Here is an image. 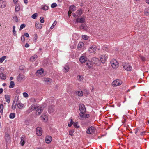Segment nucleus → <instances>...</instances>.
Masks as SVG:
<instances>
[{
    "instance_id": "1",
    "label": "nucleus",
    "mask_w": 149,
    "mask_h": 149,
    "mask_svg": "<svg viewBox=\"0 0 149 149\" xmlns=\"http://www.w3.org/2000/svg\"><path fill=\"white\" fill-rule=\"evenodd\" d=\"M124 68L127 71H131L132 70V68L131 65L128 63H124L122 65Z\"/></svg>"
},
{
    "instance_id": "2",
    "label": "nucleus",
    "mask_w": 149,
    "mask_h": 149,
    "mask_svg": "<svg viewBox=\"0 0 149 149\" xmlns=\"http://www.w3.org/2000/svg\"><path fill=\"white\" fill-rule=\"evenodd\" d=\"M110 63L112 67L114 68H117L119 66V64L116 59L111 60L110 61Z\"/></svg>"
},
{
    "instance_id": "3",
    "label": "nucleus",
    "mask_w": 149,
    "mask_h": 149,
    "mask_svg": "<svg viewBox=\"0 0 149 149\" xmlns=\"http://www.w3.org/2000/svg\"><path fill=\"white\" fill-rule=\"evenodd\" d=\"M92 63L95 64L97 66H99L101 64V62L100 60L96 57L93 58L91 60Z\"/></svg>"
},
{
    "instance_id": "4",
    "label": "nucleus",
    "mask_w": 149,
    "mask_h": 149,
    "mask_svg": "<svg viewBox=\"0 0 149 149\" xmlns=\"http://www.w3.org/2000/svg\"><path fill=\"white\" fill-rule=\"evenodd\" d=\"M122 83L121 80L119 79H117L113 81L112 83V85L113 86H117L120 85L122 84Z\"/></svg>"
},
{
    "instance_id": "5",
    "label": "nucleus",
    "mask_w": 149,
    "mask_h": 149,
    "mask_svg": "<svg viewBox=\"0 0 149 149\" xmlns=\"http://www.w3.org/2000/svg\"><path fill=\"white\" fill-rule=\"evenodd\" d=\"M95 129L93 126L89 127L87 130L86 132L88 134H91L93 133L95 131Z\"/></svg>"
},
{
    "instance_id": "6",
    "label": "nucleus",
    "mask_w": 149,
    "mask_h": 149,
    "mask_svg": "<svg viewBox=\"0 0 149 149\" xmlns=\"http://www.w3.org/2000/svg\"><path fill=\"white\" fill-rule=\"evenodd\" d=\"M25 76L22 74H19L17 76V80L19 82H21L25 79Z\"/></svg>"
},
{
    "instance_id": "7",
    "label": "nucleus",
    "mask_w": 149,
    "mask_h": 149,
    "mask_svg": "<svg viewBox=\"0 0 149 149\" xmlns=\"http://www.w3.org/2000/svg\"><path fill=\"white\" fill-rule=\"evenodd\" d=\"M108 58V56L107 54H103L101 56L100 60L101 62L102 63H104Z\"/></svg>"
},
{
    "instance_id": "8",
    "label": "nucleus",
    "mask_w": 149,
    "mask_h": 149,
    "mask_svg": "<svg viewBox=\"0 0 149 149\" xmlns=\"http://www.w3.org/2000/svg\"><path fill=\"white\" fill-rule=\"evenodd\" d=\"M79 109L81 113H85L86 111V109L83 104H79Z\"/></svg>"
},
{
    "instance_id": "9",
    "label": "nucleus",
    "mask_w": 149,
    "mask_h": 149,
    "mask_svg": "<svg viewBox=\"0 0 149 149\" xmlns=\"http://www.w3.org/2000/svg\"><path fill=\"white\" fill-rule=\"evenodd\" d=\"M96 46L93 45L90 47L88 49V51L90 53H93L96 51Z\"/></svg>"
},
{
    "instance_id": "10",
    "label": "nucleus",
    "mask_w": 149,
    "mask_h": 149,
    "mask_svg": "<svg viewBox=\"0 0 149 149\" xmlns=\"http://www.w3.org/2000/svg\"><path fill=\"white\" fill-rule=\"evenodd\" d=\"M42 110V107L38 106L36 109V115L38 116L40 115L41 113Z\"/></svg>"
},
{
    "instance_id": "11",
    "label": "nucleus",
    "mask_w": 149,
    "mask_h": 149,
    "mask_svg": "<svg viewBox=\"0 0 149 149\" xmlns=\"http://www.w3.org/2000/svg\"><path fill=\"white\" fill-rule=\"evenodd\" d=\"M5 139L6 141V144H8L10 142L11 140L10 136L8 133H5Z\"/></svg>"
},
{
    "instance_id": "12",
    "label": "nucleus",
    "mask_w": 149,
    "mask_h": 149,
    "mask_svg": "<svg viewBox=\"0 0 149 149\" xmlns=\"http://www.w3.org/2000/svg\"><path fill=\"white\" fill-rule=\"evenodd\" d=\"M20 139V144L22 146H23L25 143V141L26 140V137L25 136L23 135L21 137Z\"/></svg>"
},
{
    "instance_id": "13",
    "label": "nucleus",
    "mask_w": 149,
    "mask_h": 149,
    "mask_svg": "<svg viewBox=\"0 0 149 149\" xmlns=\"http://www.w3.org/2000/svg\"><path fill=\"white\" fill-rule=\"evenodd\" d=\"M36 132L37 135L38 136H40L42 135V132L41 128L40 127H38L36 129Z\"/></svg>"
},
{
    "instance_id": "14",
    "label": "nucleus",
    "mask_w": 149,
    "mask_h": 149,
    "mask_svg": "<svg viewBox=\"0 0 149 149\" xmlns=\"http://www.w3.org/2000/svg\"><path fill=\"white\" fill-rule=\"evenodd\" d=\"M76 22L77 23H84L85 22V17L77 18L76 19Z\"/></svg>"
},
{
    "instance_id": "15",
    "label": "nucleus",
    "mask_w": 149,
    "mask_h": 149,
    "mask_svg": "<svg viewBox=\"0 0 149 149\" xmlns=\"http://www.w3.org/2000/svg\"><path fill=\"white\" fill-rule=\"evenodd\" d=\"M54 111V105L52 104L49 107L48 109V111L50 113H53Z\"/></svg>"
},
{
    "instance_id": "16",
    "label": "nucleus",
    "mask_w": 149,
    "mask_h": 149,
    "mask_svg": "<svg viewBox=\"0 0 149 149\" xmlns=\"http://www.w3.org/2000/svg\"><path fill=\"white\" fill-rule=\"evenodd\" d=\"M85 113H80L79 114V115L82 119L85 118H88L89 117V115L88 114H85Z\"/></svg>"
},
{
    "instance_id": "17",
    "label": "nucleus",
    "mask_w": 149,
    "mask_h": 149,
    "mask_svg": "<svg viewBox=\"0 0 149 149\" xmlns=\"http://www.w3.org/2000/svg\"><path fill=\"white\" fill-rule=\"evenodd\" d=\"M87 58L86 57L84 56H81L79 59V61L82 63H83L85 62L87 60Z\"/></svg>"
},
{
    "instance_id": "18",
    "label": "nucleus",
    "mask_w": 149,
    "mask_h": 149,
    "mask_svg": "<svg viewBox=\"0 0 149 149\" xmlns=\"http://www.w3.org/2000/svg\"><path fill=\"white\" fill-rule=\"evenodd\" d=\"M52 141V137L49 136H47L46 138L45 141L46 142L47 144L49 143Z\"/></svg>"
},
{
    "instance_id": "19",
    "label": "nucleus",
    "mask_w": 149,
    "mask_h": 149,
    "mask_svg": "<svg viewBox=\"0 0 149 149\" xmlns=\"http://www.w3.org/2000/svg\"><path fill=\"white\" fill-rule=\"evenodd\" d=\"M35 26L36 28L39 29H41L42 27V24L39 22H36Z\"/></svg>"
},
{
    "instance_id": "20",
    "label": "nucleus",
    "mask_w": 149,
    "mask_h": 149,
    "mask_svg": "<svg viewBox=\"0 0 149 149\" xmlns=\"http://www.w3.org/2000/svg\"><path fill=\"white\" fill-rule=\"evenodd\" d=\"M5 98L6 101L8 103H9L10 100V95H5Z\"/></svg>"
},
{
    "instance_id": "21",
    "label": "nucleus",
    "mask_w": 149,
    "mask_h": 149,
    "mask_svg": "<svg viewBox=\"0 0 149 149\" xmlns=\"http://www.w3.org/2000/svg\"><path fill=\"white\" fill-rule=\"evenodd\" d=\"M43 69L42 68L38 70L36 73V75L37 76H39V75L42 74L43 73Z\"/></svg>"
},
{
    "instance_id": "22",
    "label": "nucleus",
    "mask_w": 149,
    "mask_h": 149,
    "mask_svg": "<svg viewBox=\"0 0 149 149\" xmlns=\"http://www.w3.org/2000/svg\"><path fill=\"white\" fill-rule=\"evenodd\" d=\"M75 94L76 95L79 96H82L83 95V93L81 90H79L75 92Z\"/></svg>"
},
{
    "instance_id": "23",
    "label": "nucleus",
    "mask_w": 149,
    "mask_h": 149,
    "mask_svg": "<svg viewBox=\"0 0 149 149\" xmlns=\"http://www.w3.org/2000/svg\"><path fill=\"white\" fill-rule=\"evenodd\" d=\"M38 106L36 104H33L31 105L30 107V108L31 109V110L33 111L36 109Z\"/></svg>"
},
{
    "instance_id": "24",
    "label": "nucleus",
    "mask_w": 149,
    "mask_h": 149,
    "mask_svg": "<svg viewBox=\"0 0 149 149\" xmlns=\"http://www.w3.org/2000/svg\"><path fill=\"white\" fill-rule=\"evenodd\" d=\"M44 81L48 84L52 82V80L49 78H44Z\"/></svg>"
},
{
    "instance_id": "25",
    "label": "nucleus",
    "mask_w": 149,
    "mask_h": 149,
    "mask_svg": "<svg viewBox=\"0 0 149 149\" xmlns=\"http://www.w3.org/2000/svg\"><path fill=\"white\" fill-rule=\"evenodd\" d=\"M6 5V1H2L1 0V7L4 8Z\"/></svg>"
},
{
    "instance_id": "26",
    "label": "nucleus",
    "mask_w": 149,
    "mask_h": 149,
    "mask_svg": "<svg viewBox=\"0 0 149 149\" xmlns=\"http://www.w3.org/2000/svg\"><path fill=\"white\" fill-rule=\"evenodd\" d=\"M69 66L67 65H65L64 67V68L63 70V72H67L69 70Z\"/></svg>"
},
{
    "instance_id": "27",
    "label": "nucleus",
    "mask_w": 149,
    "mask_h": 149,
    "mask_svg": "<svg viewBox=\"0 0 149 149\" xmlns=\"http://www.w3.org/2000/svg\"><path fill=\"white\" fill-rule=\"evenodd\" d=\"M83 13L82 10L81 9H80L77 11V16L78 17L80 16Z\"/></svg>"
},
{
    "instance_id": "28",
    "label": "nucleus",
    "mask_w": 149,
    "mask_h": 149,
    "mask_svg": "<svg viewBox=\"0 0 149 149\" xmlns=\"http://www.w3.org/2000/svg\"><path fill=\"white\" fill-rule=\"evenodd\" d=\"M17 100L16 101L15 100L13 101L12 106V108L13 109H15L16 108V105L17 104Z\"/></svg>"
},
{
    "instance_id": "29",
    "label": "nucleus",
    "mask_w": 149,
    "mask_h": 149,
    "mask_svg": "<svg viewBox=\"0 0 149 149\" xmlns=\"http://www.w3.org/2000/svg\"><path fill=\"white\" fill-rule=\"evenodd\" d=\"M84 45V44L82 42H80L78 45L77 48L78 49H80L82 48Z\"/></svg>"
},
{
    "instance_id": "30",
    "label": "nucleus",
    "mask_w": 149,
    "mask_h": 149,
    "mask_svg": "<svg viewBox=\"0 0 149 149\" xmlns=\"http://www.w3.org/2000/svg\"><path fill=\"white\" fill-rule=\"evenodd\" d=\"M38 58V56L37 55H35L31 57L30 58V60L31 61H33L36 60Z\"/></svg>"
},
{
    "instance_id": "31",
    "label": "nucleus",
    "mask_w": 149,
    "mask_h": 149,
    "mask_svg": "<svg viewBox=\"0 0 149 149\" xmlns=\"http://www.w3.org/2000/svg\"><path fill=\"white\" fill-rule=\"evenodd\" d=\"M80 27V29H83L85 30H87V27L85 24H82Z\"/></svg>"
},
{
    "instance_id": "32",
    "label": "nucleus",
    "mask_w": 149,
    "mask_h": 149,
    "mask_svg": "<svg viewBox=\"0 0 149 149\" xmlns=\"http://www.w3.org/2000/svg\"><path fill=\"white\" fill-rule=\"evenodd\" d=\"M24 104H23L21 103H18L17 104V107L19 109H22L24 107Z\"/></svg>"
},
{
    "instance_id": "33",
    "label": "nucleus",
    "mask_w": 149,
    "mask_h": 149,
    "mask_svg": "<svg viewBox=\"0 0 149 149\" xmlns=\"http://www.w3.org/2000/svg\"><path fill=\"white\" fill-rule=\"evenodd\" d=\"M20 8V7L19 4H17L16 5L15 8V11L18 12L19 11Z\"/></svg>"
},
{
    "instance_id": "34",
    "label": "nucleus",
    "mask_w": 149,
    "mask_h": 149,
    "mask_svg": "<svg viewBox=\"0 0 149 149\" xmlns=\"http://www.w3.org/2000/svg\"><path fill=\"white\" fill-rule=\"evenodd\" d=\"M144 14L146 16H148L149 14V9L148 8H146L144 10Z\"/></svg>"
},
{
    "instance_id": "35",
    "label": "nucleus",
    "mask_w": 149,
    "mask_h": 149,
    "mask_svg": "<svg viewBox=\"0 0 149 149\" xmlns=\"http://www.w3.org/2000/svg\"><path fill=\"white\" fill-rule=\"evenodd\" d=\"M15 86V83L13 81H11L10 82V85L9 86L10 88H12L14 87Z\"/></svg>"
},
{
    "instance_id": "36",
    "label": "nucleus",
    "mask_w": 149,
    "mask_h": 149,
    "mask_svg": "<svg viewBox=\"0 0 149 149\" xmlns=\"http://www.w3.org/2000/svg\"><path fill=\"white\" fill-rule=\"evenodd\" d=\"M70 10L74 11L76 10V7L74 5L71 6L70 7Z\"/></svg>"
},
{
    "instance_id": "37",
    "label": "nucleus",
    "mask_w": 149,
    "mask_h": 149,
    "mask_svg": "<svg viewBox=\"0 0 149 149\" xmlns=\"http://www.w3.org/2000/svg\"><path fill=\"white\" fill-rule=\"evenodd\" d=\"M1 79L3 80L5 79H6V76L5 74L3 73H1Z\"/></svg>"
},
{
    "instance_id": "38",
    "label": "nucleus",
    "mask_w": 149,
    "mask_h": 149,
    "mask_svg": "<svg viewBox=\"0 0 149 149\" xmlns=\"http://www.w3.org/2000/svg\"><path fill=\"white\" fill-rule=\"evenodd\" d=\"M77 80L79 81H81L83 79V77L80 75H78L77 77Z\"/></svg>"
},
{
    "instance_id": "39",
    "label": "nucleus",
    "mask_w": 149,
    "mask_h": 149,
    "mask_svg": "<svg viewBox=\"0 0 149 149\" xmlns=\"http://www.w3.org/2000/svg\"><path fill=\"white\" fill-rule=\"evenodd\" d=\"M41 119L44 121L46 122L47 120V117L45 115L41 116Z\"/></svg>"
},
{
    "instance_id": "40",
    "label": "nucleus",
    "mask_w": 149,
    "mask_h": 149,
    "mask_svg": "<svg viewBox=\"0 0 149 149\" xmlns=\"http://www.w3.org/2000/svg\"><path fill=\"white\" fill-rule=\"evenodd\" d=\"M15 26H13V33L14 36H16V32L15 30Z\"/></svg>"
},
{
    "instance_id": "41",
    "label": "nucleus",
    "mask_w": 149,
    "mask_h": 149,
    "mask_svg": "<svg viewBox=\"0 0 149 149\" xmlns=\"http://www.w3.org/2000/svg\"><path fill=\"white\" fill-rule=\"evenodd\" d=\"M82 37L83 39L85 40H87L89 38L88 36L86 35H82Z\"/></svg>"
},
{
    "instance_id": "42",
    "label": "nucleus",
    "mask_w": 149,
    "mask_h": 149,
    "mask_svg": "<svg viewBox=\"0 0 149 149\" xmlns=\"http://www.w3.org/2000/svg\"><path fill=\"white\" fill-rule=\"evenodd\" d=\"M15 117V114L14 113H11L10 114L9 117L11 119H13Z\"/></svg>"
},
{
    "instance_id": "43",
    "label": "nucleus",
    "mask_w": 149,
    "mask_h": 149,
    "mask_svg": "<svg viewBox=\"0 0 149 149\" xmlns=\"http://www.w3.org/2000/svg\"><path fill=\"white\" fill-rule=\"evenodd\" d=\"M4 108L3 105L2 104H1V115H2L3 114V110Z\"/></svg>"
},
{
    "instance_id": "44",
    "label": "nucleus",
    "mask_w": 149,
    "mask_h": 149,
    "mask_svg": "<svg viewBox=\"0 0 149 149\" xmlns=\"http://www.w3.org/2000/svg\"><path fill=\"white\" fill-rule=\"evenodd\" d=\"M38 15V14L37 13H36L33 14L32 15L31 17L33 19H35L36 18V17H37Z\"/></svg>"
},
{
    "instance_id": "45",
    "label": "nucleus",
    "mask_w": 149,
    "mask_h": 149,
    "mask_svg": "<svg viewBox=\"0 0 149 149\" xmlns=\"http://www.w3.org/2000/svg\"><path fill=\"white\" fill-rule=\"evenodd\" d=\"M57 22L56 21H55L53 23L52 26L50 27V29H52L55 26Z\"/></svg>"
},
{
    "instance_id": "46",
    "label": "nucleus",
    "mask_w": 149,
    "mask_h": 149,
    "mask_svg": "<svg viewBox=\"0 0 149 149\" xmlns=\"http://www.w3.org/2000/svg\"><path fill=\"white\" fill-rule=\"evenodd\" d=\"M30 102L33 103H34L36 102V99L33 97L31 98L30 99Z\"/></svg>"
},
{
    "instance_id": "47",
    "label": "nucleus",
    "mask_w": 149,
    "mask_h": 149,
    "mask_svg": "<svg viewBox=\"0 0 149 149\" xmlns=\"http://www.w3.org/2000/svg\"><path fill=\"white\" fill-rule=\"evenodd\" d=\"M6 58V56H4L1 58V63H2L5 59Z\"/></svg>"
},
{
    "instance_id": "48",
    "label": "nucleus",
    "mask_w": 149,
    "mask_h": 149,
    "mask_svg": "<svg viewBox=\"0 0 149 149\" xmlns=\"http://www.w3.org/2000/svg\"><path fill=\"white\" fill-rule=\"evenodd\" d=\"M57 6V5L55 3H52L51 5V7L52 8H54L56 7Z\"/></svg>"
},
{
    "instance_id": "49",
    "label": "nucleus",
    "mask_w": 149,
    "mask_h": 149,
    "mask_svg": "<svg viewBox=\"0 0 149 149\" xmlns=\"http://www.w3.org/2000/svg\"><path fill=\"white\" fill-rule=\"evenodd\" d=\"M23 96L25 98H27L28 96V94L26 92H24L23 93Z\"/></svg>"
},
{
    "instance_id": "50",
    "label": "nucleus",
    "mask_w": 149,
    "mask_h": 149,
    "mask_svg": "<svg viewBox=\"0 0 149 149\" xmlns=\"http://www.w3.org/2000/svg\"><path fill=\"white\" fill-rule=\"evenodd\" d=\"M13 18L16 22H18V19L17 16H15L13 17Z\"/></svg>"
},
{
    "instance_id": "51",
    "label": "nucleus",
    "mask_w": 149,
    "mask_h": 149,
    "mask_svg": "<svg viewBox=\"0 0 149 149\" xmlns=\"http://www.w3.org/2000/svg\"><path fill=\"white\" fill-rule=\"evenodd\" d=\"M34 41L36 42L38 38V36L37 34H35L34 35Z\"/></svg>"
},
{
    "instance_id": "52",
    "label": "nucleus",
    "mask_w": 149,
    "mask_h": 149,
    "mask_svg": "<svg viewBox=\"0 0 149 149\" xmlns=\"http://www.w3.org/2000/svg\"><path fill=\"white\" fill-rule=\"evenodd\" d=\"M33 111L31 110V108H30V107L27 109V111H26V113L28 114H29L30 112H31Z\"/></svg>"
},
{
    "instance_id": "53",
    "label": "nucleus",
    "mask_w": 149,
    "mask_h": 149,
    "mask_svg": "<svg viewBox=\"0 0 149 149\" xmlns=\"http://www.w3.org/2000/svg\"><path fill=\"white\" fill-rule=\"evenodd\" d=\"M42 9L45 10H46L48 9V7L47 6H45L42 7Z\"/></svg>"
},
{
    "instance_id": "54",
    "label": "nucleus",
    "mask_w": 149,
    "mask_h": 149,
    "mask_svg": "<svg viewBox=\"0 0 149 149\" xmlns=\"http://www.w3.org/2000/svg\"><path fill=\"white\" fill-rule=\"evenodd\" d=\"M25 27V25L24 24H21L20 26V30L22 29Z\"/></svg>"
},
{
    "instance_id": "55",
    "label": "nucleus",
    "mask_w": 149,
    "mask_h": 149,
    "mask_svg": "<svg viewBox=\"0 0 149 149\" xmlns=\"http://www.w3.org/2000/svg\"><path fill=\"white\" fill-rule=\"evenodd\" d=\"M78 123L77 122L74 123H73V125L74 127L76 128H78L79 127V126H77Z\"/></svg>"
},
{
    "instance_id": "56",
    "label": "nucleus",
    "mask_w": 149,
    "mask_h": 149,
    "mask_svg": "<svg viewBox=\"0 0 149 149\" xmlns=\"http://www.w3.org/2000/svg\"><path fill=\"white\" fill-rule=\"evenodd\" d=\"M40 22L41 23H43L44 22V18L43 17H40Z\"/></svg>"
},
{
    "instance_id": "57",
    "label": "nucleus",
    "mask_w": 149,
    "mask_h": 149,
    "mask_svg": "<svg viewBox=\"0 0 149 149\" xmlns=\"http://www.w3.org/2000/svg\"><path fill=\"white\" fill-rule=\"evenodd\" d=\"M21 40L22 42H24L25 41V39L24 36L22 35L21 36Z\"/></svg>"
},
{
    "instance_id": "58",
    "label": "nucleus",
    "mask_w": 149,
    "mask_h": 149,
    "mask_svg": "<svg viewBox=\"0 0 149 149\" xmlns=\"http://www.w3.org/2000/svg\"><path fill=\"white\" fill-rule=\"evenodd\" d=\"M73 123L72 120V119H71V121L70 122V123L69 124H68V126L69 127H70L72 125V124Z\"/></svg>"
},
{
    "instance_id": "59",
    "label": "nucleus",
    "mask_w": 149,
    "mask_h": 149,
    "mask_svg": "<svg viewBox=\"0 0 149 149\" xmlns=\"http://www.w3.org/2000/svg\"><path fill=\"white\" fill-rule=\"evenodd\" d=\"M74 132V131L72 130L70 131L69 132V135L71 136H73V133Z\"/></svg>"
},
{
    "instance_id": "60",
    "label": "nucleus",
    "mask_w": 149,
    "mask_h": 149,
    "mask_svg": "<svg viewBox=\"0 0 149 149\" xmlns=\"http://www.w3.org/2000/svg\"><path fill=\"white\" fill-rule=\"evenodd\" d=\"M72 10H70L69 9V10L68 12V15L69 17L71 16V14L72 13Z\"/></svg>"
},
{
    "instance_id": "61",
    "label": "nucleus",
    "mask_w": 149,
    "mask_h": 149,
    "mask_svg": "<svg viewBox=\"0 0 149 149\" xmlns=\"http://www.w3.org/2000/svg\"><path fill=\"white\" fill-rule=\"evenodd\" d=\"M24 36H26V37H29V35L28 33H24Z\"/></svg>"
},
{
    "instance_id": "62",
    "label": "nucleus",
    "mask_w": 149,
    "mask_h": 149,
    "mask_svg": "<svg viewBox=\"0 0 149 149\" xmlns=\"http://www.w3.org/2000/svg\"><path fill=\"white\" fill-rule=\"evenodd\" d=\"M134 130L135 131V133L136 134L139 131V130L138 129V128H136L134 129Z\"/></svg>"
},
{
    "instance_id": "63",
    "label": "nucleus",
    "mask_w": 149,
    "mask_h": 149,
    "mask_svg": "<svg viewBox=\"0 0 149 149\" xmlns=\"http://www.w3.org/2000/svg\"><path fill=\"white\" fill-rule=\"evenodd\" d=\"M145 134V131H143L140 133V135L141 136L144 135Z\"/></svg>"
},
{
    "instance_id": "64",
    "label": "nucleus",
    "mask_w": 149,
    "mask_h": 149,
    "mask_svg": "<svg viewBox=\"0 0 149 149\" xmlns=\"http://www.w3.org/2000/svg\"><path fill=\"white\" fill-rule=\"evenodd\" d=\"M13 2L14 3L16 4L17 3L18 1V0H13Z\"/></svg>"
}]
</instances>
